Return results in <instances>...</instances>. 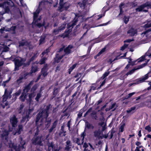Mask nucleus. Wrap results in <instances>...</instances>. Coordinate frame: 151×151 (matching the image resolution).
Returning <instances> with one entry per match:
<instances>
[{
	"mask_svg": "<svg viewBox=\"0 0 151 151\" xmlns=\"http://www.w3.org/2000/svg\"><path fill=\"white\" fill-rule=\"evenodd\" d=\"M47 60V58H46L44 57L39 62V63L40 64L42 65L43 64L45 63V61Z\"/></svg>",
	"mask_w": 151,
	"mask_h": 151,
	"instance_id": "nucleus-48",
	"label": "nucleus"
},
{
	"mask_svg": "<svg viewBox=\"0 0 151 151\" xmlns=\"http://www.w3.org/2000/svg\"><path fill=\"white\" fill-rule=\"evenodd\" d=\"M10 94H8L7 90L5 89L4 94L3 96L1 104L3 108H4L5 106H7L8 105V103L6 102V100L8 97L10 98Z\"/></svg>",
	"mask_w": 151,
	"mask_h": 151,
	"instance_id": "nucleus-11",
	"label": "nucleus"
},
{
	"mask_svg": "<svg viewBox=\"0 0 151 151\" xmlns=\"http://www.w3.org/2000/svg\"><path fill=\"white\" fill-rule=\"evenodd\" d=\"M136 60L132 61L131 59H130L128 62L129 63L131 64L132 65H133L135 64V63L136 62Z\"/></svg>",
	"mask_w": 151,
	"mask_h": 151,
	"instance_id": "nucleus-55",
	"label": "nucleus"
},
{
	"mask_svg": "<svg viewBox=\"0 0 151 151\" xmlns=\"http://www.w3.org/2000/svg\"><path fill=\"white\" fill-rule=\"evenodd\" d=\"M66 25V24H63L61 27H59L58 29H55L53 31V33L55 35H56L58 34L59 32L60 31L64 29Z\"/></svg>",
	"mask_w": 151,
	"mask_h": 151,
	"instance_id": "nucleus-16",
	"label": "nucleus"
},
{
	"mask_svg": "<svg viewBox=\"0 0 151 151\" xmlns=\"http://www.w3.org/2000/svg\"><path fill=\"white\" fill-rule=\"evenodd\" d=\"M135 93V92H134L131 93H129L128 94V96H126V98L127 99L131 97L132 95H134Z\"/></svg>",
	"mask_w": 151,
	"mask_h": 151,
	"instance_id": "nucleus-54",
	"label": "nucleus"
},
{
	"mask_svg": "<svg viewBox=\"0 0 151 151\" xmlns=\"http://www.w3.org/2000/svg\"><path fill=\"white\" fill-rule=\"evenodd\" d=\"M76 142L78 145H82L83 143H82V139L80 138H77L76 139Z\"/></svg>",
	"mask_w": 151,
	"mask_h": 151,
	"instance_id": "nucleus-32",
	"label": "nucleus"
},
{
	"mask_svg": "<svg viewBox=\"0 0 151 151\" xmlns=\"http://www.w3.org/2000/svg\"><path fill=\"white\" fill-rule=\"evenodd\" d=\"M29 89H30L29 88L25 87L24 88L23 90V92L22 93H25V94H26V93L28 92Z\"/></svg>",
	"mask_w": 151,
	"mask_h": 151,
	"instance_id": "nucleus-53",
	"label": "nucleus"
},
{
	"mask_svg": "<svg viewBox=\"0 0 151 151\" xmlns=\"http://www.w3.org/2000/svg\"><path fill=\"white\" fill-rule=\"evenodd\" d=\"M125 126V124H124L122 125L120 127L119 129V131L121 132H123L124 130V128Z\"/></svg>",
	"mask_w": 151,
	"mask_h": 151,
	"instance_id": "nucleus-50",
	"label": "nucleus"
},
{
	"mask_svg": "<svg viewBox=\"0 0 151 151\" xmlns=\"http://www.w3.org/2000/svg\"><path fill=\"white\" fill-rule=\"evenodd\" d=\"M151 32V29H148L147 30H146V31H145L144 32H143L142 33V34H144L145 35H146V36H147V34L149 32Z\"/></svg>",
	"mask_w": 151,
	"mask_h": 151,
	"instance_id": "nucleus-60",
	"label": "nucleus"
},
{
	"mask_svg": "<svg viewBox=\"0 0 151 151\" xmlns=\"http://www.w3.org/2000/svg\"><path fill=\"white\" fill-rule=\"evenodd\" d=\"M127 33L129 35L132 36L137 33V31L136 29L132 28L127 31Z\"/></svg>",
	"mask_w": 151,
	"mask_h": 151,
	"instance_id": "nucleus-19",
	"label": "nucleus"
},
{
	"mask_svg": "<svg viewBox=\"0 0 151 151\" xmlns=\"http://www.w3.org/2000/svg\"><path fill=\"white\" fill-rule=\"evenodd\" d=\"M85 127L88 129H93V127L92 124H90L88 122H86L85 123Z\"/></svg>",
	"mask_w": 151,
	"mask_h": 151,
	"instance_id": "nucleus-25",
	"label": "nucleus"
},
{
	"mask_svg": "<svg viewBox=\"0 0 151 151\" xmlns=\"http://www.w3.org/2000/svg\"><path fill=\"white\" fill-rule=\"evenodd\" d=\"M148 75L147 74L145 75L143 77L139 79L138 81L139 83L143 82L145 80L147 79L148 78Z\"/></svg>",
	"mask_w": 151,
	"mask_h": 151,
	"instance_id": "nucleus-27",
	"label": "nucleus"
},
{
	"mask_svg": "<svg viewBox=\"0 0 151 151\" xmlns=\"http://www.w3.org/2000/svg\"><path fill=\"white\" fill-rule=\"evenodd\" d=\"M20 142V144L18 145L17 146L14 144V143H10L9 144V146L11 149L9 151H12V149H14L15 151H21L23 150L24 151L25 150V148L26 147L25 141L23 140L21 138L19 139Z\"/></svg>",
	"mask_w": 151,
	"mask_h": 151,
	"instance_id": "nucleus-3",
	"label": "nucleus"
},
{
	"mask_svg": "<svg viewBox=\"0 0 151 151\" xmlns=\"http://www.w3.org/2000/svg\"><path fill=\"white\" fill-rule=\"evenodd\" d=\"M109 72H105L104 73L103 75V76L101 77V78L103 79H104L105 78H106L109 75Z\"/></svg>",
	"mask_w": 151,
	"mask_h": 151,
	"instance_id": "nucleus-51",
	"label": "nucleus"
},
{
	"mask_svg": "<svg viewBox=\"0 0 151 151\" xmlns=\"http://www.w3.org/2000/svg\"><path fill=\"white\" fill-rule=\"evenodd\" d=\"M45 36H42L41 37L39 41V45L43 44L45 42Z\"/></svg>",
	"mask_w": 151,
	"mask_h": 151,
	"instance_id": "nucleus-38",
	"label": "nucleus"
},
{
	"mask_svg": "<svg viewBox=\"0 0 151 151\" xmlns=\"http://www.w3.org/2000/svg\"><path fill=\"white\" fill-rule=\"evenodd\" d=\"M10 122L12 124V128L14 129L17 126V124L18 122L16 116L14 115L11 116L10 118ZM13 128H12V129Z\"/></svg>",
	"mask_w": 151,
	"mask_h": 151,
	"instance_id": "nucleus-13",
	"label": "nucleus"
},
{
	"mask_svg": "<svg viewBox=\"0 0 151 151\" xmlns=\"http://www.w3.org/2000/svg\"><path fill=\"white\" fill-rule=\"evenodd\" d=\"M49 52V50L48 49H47L44 52H42V57L45 54H47Z\"/></svg>",
	"mask_w": 151,
	"mask_h": 151,
	"instance_id": "nucleus-56",
	"label": "nucleus"
},
{
	"mask_svg": "<svg viewBox=\"0 0 151 151\" xmlns=\"http://www.w3.org/2000/svg\"><path fill=\"white\" fill-rule=\"evenodd\" d=\"M136 109V107L134 106L131 107L130 108L128 109L127 110V112L128 113H129L134 110Z\"/></svg>",
	"mask_w": 151,
	"mask_h": 151,
	"instance_id": "nucleus-45",
	"label": "nucleus"
},
{
	"mask_svg": "<svg viewBox=\"0 0 151 151\" xmlns=\"http://www.w3.org/2000/svg\"><path fill=\"white\" fill-rule=\"evenodd\" d=\"M127 47V45H124L123 46H122L121 47V50L123 51L124 50L125 48H126Z\"/></svg>",
	"mask_w": 151,
	"mask_h": 151,
	"instance_id": "nucleus-63",
	"label": "nucleus"
},
{
	"mask_svg": "<svg viewBox=\"0 0 151 151\" xmlns=\"http://www.w3.org/2000/svg\"><path fill=\"white\" fill-rule=\"evenodd\" d=\"M27 95L26 94H25L24 93H22V95L20 97V99L22 101H24L26 99Z\"/></svg>",
	"mask_w": 151,
	"mask_h": 151,
	"instance_id": "nucleus-28",
	"label": "nucleus"
},
{
	"mask_svg": "<svg viewBox=\"0 0 151 151\" xmlns=\"http://www.w3.org/2000/svg\"><path fill=\"white\" fill-rule=\"evenodd\" d=\"M47 64L45 65L44 67L42 68L41 70L42 75V76L45 77L47 75Z\"/></svg>",
	"mask_w": 151,
	"mask_h": 151,
	"instance_id": "nucleus-17",
	"label": "nucleus"
},
{
	"mask_svg": "<svg viewBox=\"0 0 151 151\" xmlns=\"http://www.w3.org/2000/svg\"><path fill=\"white\" fill-rule=\"evenodd\" d=\"M34 83V81H31L30 82V83L28 84V85L26 86L25 87L29 89H30V88L32 86V85Z\"/></svg>",
	"mask_w": 151,
	"mask_h": 151,
	"instance_id": "nucleus-49",
	"label": "nucleus"
},
{
	"mask_svg": "<svg viewBox=\"0 0 151 151\" xmlns=\"http://www.w3.org/2000/svg\"><path fill=\"white\" fill-rule=\"evenodd\" d=\"M23 130V126L21 124H19L18 126V129L15 132H13V134L14 135H15L17 134H20L21 132Z\"/></svg>",
	"mask_w": 151,
	"mask_h": 151,
	"instance_id": "nucleus-20",
	"label": "nucleus"
},
{
	"mask_svg": "<svg viewBox=\"0 0 151 151\" xmlns=\"http://www.w3.org/2000/svg\"><path fill=\"white\" fill-rule=\"evenodd\" d=\"M36 58L34 56H33L29 60V61H28V64H29V63L31 61H32L33 60L35 59V58Z\"/></svg>",
	"mask_w": 151,
	"mask_h": 151,
	"instance_id": "nucleus-64",
	"label": "nucleus"
},
{
	"mask_svg": "<svg viewBox=\"0 0 151 151\" xmlns=\"http://www.w3.org/2000/svg\"><path fill=\"white\" fill-rule=\"evenodd\" d=\"M115 104H116L115 103L113 104H112L111 105V106L109 107V109L106 108V111H109L111 109H113V108H114V109L113 110H112V111H114L115 110L116 108V107H115Z\"/></svg>",
	"mask_w": 151,
	"mask_h": 151,
	"instance_id": "nucleus-37",
	"label": "nucleus"
},
{
	"mask_svg": "<svg viewBox=\"0 0 151 151\" xmlns=\"http://www.w3.org/2000/svg\"><path fill=\"white\" fill-rule=\"evenodd\" d=\"M84 111L83 109H81L80 110L79 113L77 115V119H80L82 116V114Z\"/></svg>",
	"mask_w": 151,
	"mask_h": 151,
	"instance_id": "nucleus-40",
	"label": "nucleus"
},
{
	"mask_svg": "<svg viewBox=\"0 0 151 151\" xmlns=\"http://www.w3.org/2000/svg\"><path fill=\"white\" fill-rule=\"evenodd\" d=\"M66 146L65 147V150H69L70 149L72 146L71 142L69 140H67L66 142Z\"/></svg>",
	"mask_w": 151,
	"mask_h": 151,
	"instance_id": "nucleus-22",
	"label": "nucleus"
},
{
	"mask_svg": "<svg viewBox=\"0 0 151 151\" xmlns=\"http://www.w3.org/2000/svg\"><path fill=\"white\" fill-rule=\"evenodd\" d=\"M127 52H126L125 53H124V55L121 56V57H119V56H117L113 60H112L111 59H109V62H112L113 61H114V60H118V59H120V58H122L123 57H125L126 56V54L127 53Z\"/></svg>",
	"mask_w": 151,
	"mask_h": 151,
	"instance_id": "nucleus-24",
	"label": "nucleus"
},
{
	"mask_svg": "<svg viewBox=\"0 0 151 151\" xmlns=\"http://www.w3.org/2000/svg\"><path fill=\"white\" fill-rule=\"evenodd\" d=\"M28 75V73H27L21 74L19 79L16 81L17 83L19 84L22 82L23 80L26 79L27 78V76Z\"/></svg>",
	"mask_w": 151,
	"mask_h": 151,
	"instance_id": "nucleus-15",
	"label": "nucleus"
},
{
	"mask_svg": "<svg viewBox=\"0 0 151 151\" xmlns=\"http://www.w3.org/2000/svg\"><path fill=\"white\" fill-rule=\"evenodd\" d=\"M147 64L145 63L143 64L140 65L138 66L137 67H135L131 70L128 72L126 74V76H128V75H131L136 70L141 69L145 67L146 65Z\"/></svg>",
	"mask_w": 151,
	"mask_h": 151,
	"instance_id": "nucleus-14",
	"label": "nucleus"
},
{
	"mask_svg": "<svg viewBox=\"0 0 151 151\" xmlns=\"http://www.w3.org/2000/svg\"><path fill=\"white\" fill-rule=\"evenodd\" d=\"M3 132V134H1V137L5 139V140L7 139V136L9 134V132L7 130L5 129H3L2 130Z\"/></svg>",
	"mask_w": 151,
	"mask_h": 151,
	"instance_id": "nucleus-18",
	"label": "nucleus"
},
{
	"mask_svg": "<svg viewBox=\"0 0 151 151\" xmlns=\"http://www.w3.org/2000/svg\"><path fill=\"white\" fill-rule=\"evenodd\" d=\"M37 67L36 66H32V69L31 70V73H34L36 72L37 71Z\"/></svg>",
	"mask_w": 151,
	"mask_h": 151,
	"instance_id": "nucleus-41",
	"label": "nucleus"
},
{
	"mask_svg": "<svg viewBox=\"0 0 151 151\" xmlns=\"http://www.w3.org/2000/svg\"><path fill=\"white\" fill-rule=\"evenodd\" d=\"M19 46L20 47H22L25 49L28 48L30 50L33 48V46L31 44L30 42L25 40H22L21 41L19 42Z\"/></svg>",
	"mask_w": 151,
	"mask_h": 151,
	"instance_id": "nucleus-8",
	"label": "nucleus"
},
{
	"mask_svg": "<svg viewBox=\"0 0 151 151\" xmlns=\"http://www.w3.org/2000/svg\"><path fill=\"white\" fill-rule=\"evenodd\" d=\"M21 92V90H19L16 93H15V95L16 96H18L19 95Z\"/></svg>",
	"mask_w": 151,
	"mask_h": 151,
	"instance_id": "nucleus-61",
	"label": "nucleus"
},
{
	"mask_svg": "<svg viewBox=\"0 0 151 151\" xmlns=\"http://www.w3.org/2000/svg\"><path fill=\"white\" fill-rule=\"evenodd\" d=\"M63 0H60V7H59V9L60 12H62L61 9L63 8V6L64 5H63Z\"/></svg>",
	"mask_w": 151,
	"mask_h": 151,
	"instance_id": "nucleus-39",
	"label": "nucleus"
},
{
	"mask_svg": "<svg viewBox=\"0 0 151 151\" xmlns=\"http://www.w3.org/2000/svg\"><path fill=\"white\" fill-rule=\"evenodd\" d=\"M124 4L122 3H121L120 5H119V8L120 9V13L119 14V16L121 14H122L123 12V11H122V6H124Z\"/></svg>",
	"mask_w": 151,
	"mask_h": 151,
	"instance_id": "nucleus-44",
	"label": "nucleus"
},
{
	"mask_svg": "<svg viewBox=\"0 0 151 151\" xmlns=\"http://www.w3.org/2000/svg\"><path fill=\"white\" fill-rule=\"evenodd\" d=\"M148 56L149 57H151V53H150L148 52H147L145 55V56H143L142 57L141 59H138V62H141L143 61L145 58V56Z\"/></svg>",
	"mask_w": 151,
	"mask_h": 151,
	"instance_id": "nucleus-23",
	"label": "nucleus"
},
{
	"mask_svg": "<svg viewBox=\"0 0 151 151\" xmlns=\"http://www.w3.org/2000/svg\"><path fill=\"white\" fill-rule=\"evenodd\" d=\"M145 8H147V9L151 8V3L149 1L146 2L145 4L139 6L138 8L136 9L137 11L141 12L143 11L145 12H147V9H144Z\"/></svg>",
	"mask_w": 151,
	"mask_h": 151,
	"instance_id": "nucleus-9",
	"label": "nucleus"
},
{
	"mask_svg": "<svg viewBox=\"0 0 151 151\" xmlns=\"http://www.w3.org/2000/svg\"><path fill=\"white\" fill-rule=\"evenodd\" d=\"M1 31V32H2L4 31H9L10 30V29L9 28H7L6 27H4L3 28L1 29H0Z\"/></svg>",
	"mask_w": 151,
	"mask_h": 151,
	"instance_id": "nucleus-43",
	"label": "nucleus"
},
{
	"mask_svg": "<svg viewBox=\"0 0 151 151\" xmlns=\"http://www.w3.org/2000/svg\"><path fill=\"white\" fill-rule=\"evenodd\" d=\"M43 3L44 1L43 0L39 2L38 8L36 12L34 13L33 22L36 23L37 24V25L40 27L42 25H44V24L43 23V24H42L40 23H37V24H36L37 22L39 21H40L42 19L41 17H40L38 19H37V18L38 16V14L41 10L40 8L41 7L42 4Z\"/></svg>",
	"mask_w": 151,
	"mask_h": 151,
	"instance_id": "nucleus-4",
	"label": "nucleus"
},
{
	"mask_svg": "<svg viewBox=\"0 0 151 151\" xmlns=\"http://www.w3.org/2000/svg\"><path fill=\"white\" fill-rule=\"evenodd\" d=\"M106 49V47L102 48L97 55V56H99L101 54L104 52L105 51Z\"/></svg>",
	"mask_w": 151,
	"mask_h": 151,
	"instance_id": "nucleus-46",
	"label": "nucleus"
},
{
	"mask_svg": "<svg viewBox=\"0 0 151 151\" xmlns=\"http://www.w3.org/2000/svg\"><path fill=\"white\" fill-rule=\"evenodd\" d=\"M104 118H103L101 121V122L99 123V124L101 126H102L104 124Z\"/></svg>",
	"mask_w": 151,
	"mask_h": 151,
	"instance_id": "nucleus-57",
	"label": "nucleus"
},
{
	"mask_svg": "<svg viewBox=\"0 0 151 151\" xmlns=\"http://www.w3.org/2000/svg\"><path fill=\"white\" fill-rule=\"evenodd\" d=\"M91 114H92V116L93 117V118L95 119L96 120L97 119V116L96 115V114L95 113L93 112Z\"/></svg>",
	"mask_w": 151,
	"mask_h": 151,
	"instance_id": "nucleus-59",
	"label": "nucleus"
},
{
	"mask_svg": "<svg viewBox=\"0 0 151 151\" xmlns=\"http://www.w3.org/2000/svg\"><path fill=\"white\" fill-rule=\"evenodd\" d=\"M129 16H124V17L123 19V20L125 24H127L128 21H129Z\"/></svg>",
	"mask_w": 151,
	"mask_h": 151,
	"instance_id": "nucleus-30",
	"label": "nucleus"
},
{
	"mask_svg": "<svg viewBox=\"0 0 151 151\" xmlns=\"http://www.w3.org/2000/svg\"><path fill=\"white\" fill-rule=\"evenodd\" d=\"M86 135V134L85 132V130L81 134V139L82 138V143H83L84 142L83 140Z\"/></svg>",
	"mask_w": 151,
	"mask_h": 151,
	"instance_id": "nucleus-42",
	"label": "nucleus"
},
{
	"mask_svg": "<svg viewBox=\"0 0 151 151\" xmlns=\"http://www.w3.org/2000/svg\"><path fill=\"white\" fill-rule=\"evenodd\" d=\"M73 47V46L72 45H69L66 47L64 49V51L65 53V54L64 55H63L59 57L58 55L57 54L55 59V62L57 63H58L61 58L63 57L64 56H65V55H68L71 52V49H72Z\"/></svg>",
	"mask_w": 151,
	"mask_h": 151,
	"instance_id": "nucleus-6",
	"label": "nucleus"
},
{
	"mask_svg": "<svg viewBox=\"0 0 151 151\" xmlns=\"http://www.w3.org/2000/svg\"><path fill=\"white\" fill-rule=\"evenodd\" d=\"M35 96V94L33 93H30L29 95V99H27V101L29 102V108L28 112V114L29 115L30 113L33 110L34 107H31V105L32 104V99Z\"/></svg>",
	"mask_w": 151,
	"mask_h": 151,
	"instance_id": "nucleus-12",
	"label": "nucleus"
},
{
	"mask_svg": "<svg viewBox=\"0 0 151 151\" xmlns=\"http://www.w3.org/2000/svg\"><path fill=\"white\" fill-rule=\"evenodd\" d=\"M14 5V3L11 1L0 4V16L3 15L6 13H9L10 12V8L13 6Z\"/></svg>",
	"mask_w": 151,
	"mask_h": 151,
	"instance_id": "nucleus-2",
	"label": "nucleus"
},
{
	"mask_svg": "<svg viewBox=\"0 0 151 151\" xmlns=\"http://www.w3.org/2000/svg\"><path fill=\"white\" fill-rule=\"evenodd\" d=\"M78 21V18L77 17H76L74 19L72 23H69L68 24L67 27L69 29L68 30L67 32H66L64 34V37H67L68 36L69 32L71 31V30H70L73 27V26L76 24V22H77Z\"/></svg>",
	"mask_w": 151,
	"mask_h": 151,
	"instance_id": "nucleus-10",
	"label": "nucleus"
},
{
	"mask_svg": "<svg viewBox=\"0 0 151 151\" xmlns=\"http://www.w3.org/2000/svg\"><path fill=\"white\" fill-rule=\"evenodd\" d=\"M58 122L57 120H55L52 124L50 128L49 129V133L52 132L53 130L56 127Z\"/></svg>",
	"mask_w": 151,
	"mask_h": 151,
	"instance_id": "nucleus-21",
	"label": "nucleus"
},
{
	"mask_svg": "<svg viewBox=\"0 0 151 151\" xmlns=\"http://www.w3.org/2000/svg\"><path fill=\"white\" fill-rule=\"evenodd\" d=\"M127 76L126 74H122L120 76V79L122 80H123L127 78Z\"/></svg>",
	"mask_w": 151,
	"mask_h": 151,
	"instance_id": "nucleus-52",
	"label": "nucleus"
},
{
	"mask_svg": "<svg viewBox=\"0 0 151 151\" xmlns=\"http://www.w3.org/2000/svg\"><path fill=\"white\" fill-rule=\"evenodd\" d=\"M50 105L46 106L45 109L39 113L37 116L36 124L37 126V131L43 130L46 127V124H45L49 114L51 111Z\"/></svg>",
	"mask_w": 151,
	"mask_h": 151,
	"instance_id": "nucleus-1",
	"label": "nucleus"
},
{
	"mask_svg": "<svg viewBox=\"0 0 151 151\" xmlns=\"http://www.w3.org/2000/svg\"><path fill=\"white\" fill-rule=\"evenodd\" d=\"M41 94L40 93H38L35 98V100L37 102H38L39 99L41 97Z\"/></svg>",
	"mask_w": 151,
	"mask_h": 151,
	"instance_id": "nucleus-47",
	"label": "nucleus"
},
{
	"mask_svg": "<svg viewBox=\"0 0 151 151\" xmlns=\"http://www.w3.org/2000/svg\"><path fill=\"white\" fill-rule=\"evenodd\" d=\"M14 60L15 65L14 70H19V68L23 64L25 60V59L20 57H19L15 58Z\"/></svg>",
	"mask_w": 151,
	"mask_h": 151,
	"instance_id": "nucleus-7",
	"label": "nucleus"
},
{
	"mask_svg": "<svg viewBox=\"0 0 151 151\" xmlns=\"http://www.w3.org/2000/svg\"><path fill=\"white\" fill-rule=\"evenodd\" d=\"M45 137L44 135H41L37 137H35L32 139V142L35 145H39L42 146L43 145V142L44 141Z\"/></svg>",
	"mask_w": 151,
	"mask_h": 151,
	"instance_id": "nucleus-5",
	"label": "nucleus"
},
{
	"mask_svg": "<svg viewBox=\"0 0 151 151\" xmlns=\"http://www.w3.org/2000/svg\"><path fill=\"white\" fill-rule=\"evenodd\" d=\"M101 134V131L99 130H96L94 132V136L97 137H99Z\"/></svg>",
	"mask_w": 151,
	"mask_h": 151,
	"instance_id": "nucleus-29",
	"label": "nucleus"
},
{
	"mask_svg": "<svg viewBox=\"0 0 151 151\" xmlns=\"http://www.w3.org/2000/svg\"><path fill=\"white\" fill-rule=\"evenodd\" d=\"M63 5L64 6H63V8L61 9L62 11L64 9L67 10L69 6V4L68 3L63 4Z\"/></svg>",
	"mask_w": 151,
	"mask_h": 151,
	"instance_id": "nucleus-33",
	"label": "nucleus"
},
{
	"mask_svg": "<svg viewBox=\"0 0 151 151\" xmlns=\"http://www.w3.org/2000/svg\"><path fill=\"white\" fill-rule=\"evenodd\" d=\"M9 47L7 46H6L4 48L3 51L4 52H7L9 51Z\"/></svg>",
	"mask_w": 151,
	"mask_h": 151,
	"instance_id": "nucleus-62",
	"label": "nucleus"
},
{
	"mask_svg": "<svg viewBox=\"0 0 151 151\" xmlns=\"http://www.w3.org/2000/svg\"><path fill=\"white\" fill-rule=\"evenodd\" d=\"M78 64L77 63H75L73 64L72 66L71 67L69 70L68 73L69 74H70L71 72L72 71V70L76 68V66L78 65Z\"/></svg>",
	"mask_w": 151,
	"mask_h": 151,
	"instance_id": "nucleus-31",
	"label": "nucleus"
},
{
	"mask_svg": "<svg viewBox=\"0 0 151 151\" xmlns=\"http://www.w3.org/2000/svg\"><path fill=\"white\" fill-rule=\"evenodd\" d=\"M37 87L38 85L37 84H35L32 87L31 89V91L32 93H33L35 94V95L34 92L37 89Z\"/></svg>",
	"mask_w": 151,
	"mask_h": 151,
	"instance_id": "nucleus-35",
	"label": "nucleus"
},
{
	"mask_svg": "<svg viewBox=\"0 0 151 151\" xmlns=\"http://www.w3.org/2000/svg\"><path fill=\"white\" fill-rule=\"evenodd\" d=\"M48 146L49 151H51V149L53 150L54 148H55V147H54V145L52 142L49 143L48 144Z\"/></svg>",
	"mask_w": 151,
	"mask_h": 151,
	"instance_id": "nucleus-26",
	"label": "nucleus"
},
{
	"mask_svg": "<svg viewBox=\"0 0 151 151\" xmlns=\"http://www.w3.org/2000/svg\"><path fill=\"white\" fill-rule=\"evenodd\" d=\"M29 117V115H27L25 116L22 117V119L21 121V123H23L25 121H27V119Z\"/></svg>",
	"mask_w": 151,
	"mask_h": 151,
	"instance_id": "nucleus-34",
	"label": "nucleus"
},
{
	"mask_svg": "<svg viewBox=\"0 0 151 151\" xmlns=\"http://www.w3.org/2000/svg\"><path fill=\"white\" fill-rule=\"evenodd\" d=\"M146 130H147L149 132H151V127L149 125L147 126L145 128Z\"/></svg>",
	"mask_w": 151,
	"mask_h": 151,
	"instance_id": "nucleus-58",
	"label": "nucleus"
},
{
	"mask_svg": "<svg viewBox=\"0 0 151 151\" xmlns=\"http://www.w3.org/2000/svg\"><path fill=\"white\" fill-rule=\"evenodd\" d=\"M144 27L145 28L151 27V21H147V23L145 24Z\"/></svg>",
	"mask_w": 151,
	"mask_h": 151,
	"instance_id": "nucleus-36",
	"label": "nucleus"
}]
</instances>
